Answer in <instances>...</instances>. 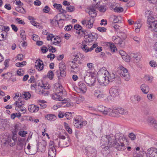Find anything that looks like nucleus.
Instances as JSON below:
<instances>
[{"mask_svg":"<svg viewBox=\"0 0 157 157\" xmlns=\"http://www.w3.org/2000/svg\"><path fill=\"white\" fill-rule=\"evenodd\" d=\"M126 140L125 138L122 134L117 133L115 137L110 135L102 137L101 140L102 151H106L112 147H114L118 150L124 151L126 148L124 144V142Z\"/></svg>","mask_w":157,"mask_h":157,"instance_id":"1","label":"nucleus"},{"mask_svg":"<svg viewBox=\"0 0 157 157\" xmlns=\"http://www.w3.org/2000/svg\"><path fill=\"white\" fill-rule=\"evenodd\" d=\"M53 90L55 92L52 94V98L55 100L63 101L64 99V97L66 95L65 90L62 86L59 83H56L54 85Z\"/></svg>","mask_w":157,"mask_h":157,"instance_id":"2","label":"nucleus"},{"mask_svg":"<svg viewBox=\"0 0 157 157\" xmlns=\"http://www.w3.org/2000/svg\"><path fill=\"white\" fill-rule=\"evenodd\" d=\"M107 74H108V72L103 68L101 69L98 72L97 79L101 85H106L108 84Z\"/></svg>","mask_w":157,"mask_h":157,"instance_id":"3","label":"nucleus"},{"mask_svg":"<svg viewBox=\"0 0 157 157\" xmlns=\"http://www.w3.org/2000/svg\"><path fill=\"white\" fill-rule=\"evenodd\" d=\"M128 111L121 108L114 107L112 109L110 116L113 117H118V113L121 114H126Z\"/></svg>","mask_w":157,"mask_h":157,"instance_id":"4","label":"nucleus"},{"mask_svg":"<svg viewBox=\"0 0 157 157\" xmlns=\"http://www.w3.org/2000/svg\"><path fill=\"white\" fill-rule=\"evenodd\" d=\"M59 70L56 72L57 77L59 78L60 77H64L66 74V68L64 63L61 62L59 64Z\"/></svg>","mask_w":157,"mask_h":157,"instance_id":"5","label":"nucleus"},{"mask_svg":"<svg viewBox=\"0 0 157 157\" xmlns=\"http://www.w3.org/2000/svg\"><path fill=\"white\" fill-rule=\"evenodd\" d=\"M119 73L121 77L125 81H128L130 78V76L127 69L122 66L120 67Z\"/></svg>","mask_w":157,"mask_h":157,"instance_id":"6","label":"nucleus"},{"mask_svg":"<svg viewBox=\"0 0 157 157\" xmlns=\"http://www.w3.org/2000/svg\"><path fill=\"white\" fill-rule=\"evenodd\" d=\"M97 37V34L96 33H89L85 36L86 39L85 41L87 44L90 45L91 43L96 41Z\"/></svg>","mask_w":157,"mask_h":157,"instance_id":"7","label":"nucleus"},{"mask_svg":"<svg viewBox=\"0 0 157 157\" xmlns=\"http://www.w3.org/2000/svg\"><path fill=\"white\" fill-rule=\"evenodd\" d=\"M86 153L88 157H95L96 156V149L91 146H88L85 148Z\"/></svg>","mask_w":157,"mask_h":157,"instance_id":"8","label":"nucleus"},{"mask_svg":"<svg viewBox=\"0 0 157 157\" xmlns=\"http://www.w3.org/2000/svg\"><path fill=\"white\" fill-rule=\"evenodd\" d=\"M85 82L89 86H91L94 85L96 81V78L92 75L88 76H86L84 78Z\"/></svg>","mask_w":157,"mask_h":157,"instance_id":"9","label":"nucleus"},{"mask_svg":"<svg viewBox=\"0 0 157 157\" xmlns=\"http://www.w3.org/2000/svg\"><path fill=\"white\" fill-rule=\"evenodd\" d=\"M53 144L52 141L50 142L48 150L49 157H55L56 155V151L53 145Z\"/></svg>","mask_w":157,"mask_h":157,"instance_id":"10","label":"nucleus"},{"mask_svg":"<svg viewBox=\"0 0 157 157\" xmlns=\"http://www.w3.org/2000/svg\"><path fill=\"white\" fill-rule=\"evenodd\" d=\"M98 111L101 112L105 115L109 114L110 116L112 109L106 107L102 105L98 106L97 107Z\"/></svg>","mask_w":157,"mask_h":157,"instance_id":"11","label":"nucleus"},{"mask_svg":"<svg viewBox=\"0 0 157 157\" xmlns=\"http://www.w3.org/2000/svg\"><path fill=\"white\" fill-rule=\"evenodd\" d=\"M148 125L157 130V121L152 117L148 118Z\"/></svg>","mask_w":157,"mask_h":157,"instance_id":"12","label":"nucleus"},{"mask_svg":"<svg viewBox=\"0 0 157 157\" xmlns=\"http://www.w3.org/2000/svg\"><path fill=\"white\" fill-rule=\"evenodd\" d=\"M5 144H8L10 146H14L17 141V139L16 136H9L7 139L5 140Z\"/></svg>","mask_w":157,"mask_h":157,"instance_id":"13","label":"nucleus"},{"mask_svg":"<svg viewBox=\"0 0 157 157\" xmlns=\"http://www.w3.org/2000/svg\"><path fill=\"white\" fill-rule=\"evenodd\" d=\"M119 90L117 87H112L109 90V93L111 96L116 97L119 95Z\"/></svg>","mask_w":157,"mask_h":157,"instance_id":"14","label":"nucleus"},{"mask_svg":"<svg viewBox=\"0 0 157 157\" xmlns=\"http://www.w3.org/2000/svg\"><path fill=\"white\" fill-rule=\"evenodd\" d=\"M45 142L43 141L37 143L36 145L37 149L39 151L44 152L45 150Z\"/></svg>","mask_w":157,"mask_h":157,"instance_id":"15","label":"nucleus"},{"mask_svg":"<svg viewBox=\"0 0 157 157\" xmlns=\"http://www.w3.org/2000/svg\"><path fill=\"white\" fill-rule=\"evenodd\" d=\"M148 27L149 30L155 32V30L157 26V21H150L148 22Z\"/></svg>","mask_w":157,"mask_h":157,"instance_id":"16","label":"nucleus"},{"mask_svg":"<svg viewBox=\"0 0 157 157\" xmlns=\"http://www.w3.org/2000/svg\"><path fill=\"white\" fill-rule=\"evenodd\" d=\"M95 7L94 6L89 7V9L86 10V12L88 13L89 15L91 17H95L97 15L96 12Z\"/></svg>","mask_w":157,"mask_h":157,"instance_id":"17","label":"nucleus"},{"mask_svg":"<svg viewBox=\"0 0 157 157\" xmlns=\"http://www.w3.org/2000/svg\"><path fill=\"white\" fill-rule=\"evenodd\" d=\"M74 126L78 128H82L87 124V122L85 120L80 121L78 122H74Z\"/></svg>","mask_w":157,"mask_h":157,"instance_id":"18","label":"nucleus"},{"mask_svg":"<svg viewBox=\"0 0 157 157\" xmlns=\"http://www.w3.org/2000/svg\"><path fill=\"white\" fill-rule=\"evenodd\" d=\"M157 155V149L154 147H151L148 149V156Z\"/></svg>","mask_w":157,"mask_h":157,"instance_id":"19","label":"nucleus"},{"mask_svg":"<svg viewBox=\"0 0 157 157\" xmlns=\"http://www.w3.org/2000/svg\"><path fill=\"white\" fill-rule=\"evenodd\" d=\"M39 109V107L34 105H31L28 106L29 110L32 113L36 112Z\"/></svg>","mask_w":157,"mask_h":157,"instance_id":"20","label":"nucleus"},{"mask_svg":"<svg viewBox=\"0 0 157 157\" xmlns=\"http://www.w3.org/2000/svg\"><path fill=\"white\" fill-rule=\"evenodd\" d=\"M95 8H98L99 11L101 12H104L106 10V8L105 6H100L98 2H97V4L94 6Z\"/></svg>","mask_w":157,"mask_h":157,"instance_id":"21","label":"nucleus"},{"mask_svg":"<svg viewBox=\"0 0 157 157\" xmlns=\"http://www.w3.org/2000/svg\"><path fill=\"white\" fill-rule=\"evenodd\" d=\"M107 80H108V84L109 82H112L115 78V75L113 73L109 74L108 72V74H107Z\"/></svg>","mask_w":157,"mask_h":157,"instance_id":"22","label":"nucleus"},{"mask_svg":"<svg viewBox=\"0 0 157 157\" xmlns=\"http://www.w3.org/2000/svg\"><path fill=\"white\" fill-rule=\"evenodd\" d=\"M79 89L80 91H82V93H85L86 90V85L82 82H79Z\"/></svg>","mask_w":157,"mask_h":157,"instance_id":"23","label":"nucleus"},{"mask_svg":"<svg viewBox=\"0 0 157 157\" xmlns=\"http://www.w3.org/2000/svg\"><path fill=\"white\" fill-rule=\"evenodd\" d=\"M131 56L137 61H140L141 58V56L138 53H132Z\"/></svg>","mask_w":157,"mask_h":157,"instance_id":"24","label":"nucleus"},{"mask_svg":"<svg viewBox=\"0 0 157 157\" xmlns=\"http://www.w3.org/2000/svg\"><path fill=\"white\" fill-rule=\"evenodd\" d=\"M45 118L48 120L50 121H54L56 119V117L55 115L50 114L46 115Z\"/></svg>","mask_w":157,"mask_h":157,"instance_id":"25","label":"nucleus"},{"mask_svg":"<svg viewBox=\"0 0 157 157\" xmlns=\"http://www.w3.org/2000/svg\"><path fill=\"white\" fill-rule=\"evenodd\" d=\"M81 48L82 50L86 53L92 51V49L89 48L86 44H83V43L82 45Z\"/></svg>","mask_w":157,"mask_h":157,"instance_id":"26","label":"nucleus"},{"mask_svg":"<svg viewBox=\"0 0 157 157\" xmlns=\"http://www.w3.org/2000/svg\"><path fill=\"white\" fill-rule=\"evenodd\" d=\"M35 66L38 71L42 70L43 68V63H41L40 62H36Z\"/></svg>","mask_w":157,"mask_h":157,"instance_id":"27","label":"nucleus"},{"mask_svg":"<svg viewBox=\"0 0 157 157\" xmlns=\"http://www.w3.org/2000/svg\"><path fill=\"white\" fill-rule=\"evenodd\" d=\"M73 64L71 66V68L72 69L71 70V71L72 72H75L78 71L79 70V66L78 64H76L75 63H73Z\"/></svg>","mask_w":157,"mask_h":157,"instance_id":"28","label":"nucleus"},{"mask_svg":"<svg viewBox=\"0 0 157 157\" xmlns=\"http://www.w3.org/2000/svg\"><path fill=\"white\" fill-rule=\"evenodd\" d=\"M45 101L43 100H39L38 103L40 105V108L44 109L46 107V105L45 104Z\"/></svg>","mask_w":157,"mask_h":157,"instance_id":"29","label":"nucleus"},{"mask_svg":"<svg viewBox=\"0 0 157 157\" xmlns=\"http://www.w3.org/2000/svg\"><path fill=\"white\" fill-rule=\"evenodd\" d=\"M141 90L142 92L144 94H147V92L146 90L147 89V85L146 84H143L140 86Z\"/></svg>","mask_w":157,"mask_h":157,"instance_id":"30","label":"nucleus"},{"mask_svg":"<svg viewBox=\"0 0 157 157\" xmlns=\"http://www.w3.org/2000/svg\"><path fill=\"white\" fill-rule=\"evenodd\" d=\"M153 12L152 11H148V14H149V16H148V22L151 21V20H153L154 19L153 15Z\"/></svg>","mask_w":157,"mask_h":157,"instance_id":"31","label":"nucleus"},{"mask_svg":"<svg viewBox=\"0 0 157 157\" xmlns=\"http://www.w3.org/2000/svg\"><path fill=\"white\" fill-rule=\"evenodd\" d=\"M109 47L110 50L111 52H114L116 50H117V48L113 44L109 43Z\"/></svg>","mask_w":157,"mask_h":157,"instance_id":"32","label":"nucleus"},{"mask_svg":"<svg viewBox=\"0 0 157 157\" xmlns=\"http://www.w3.org/2000/svg\"><path fill=\"white\" fill-rule=\"evenodd\" d=\"M25 144L24 142H20L19 143L17 144V149L19 150H21L23 148Z\"/></svg>","mask_w":157,"mask_h":157,"instance_id":"33","label":"nucleus"},{"mask_svg":"<svg viewBox=\"0 0 157 157\" xmlns=\"http://www.w3.org/2000/svg\"><path fill=\"white\" fill-rule=\"evenodd\" d=\"M93 21H91V20H90L87 22V24L86 25V28L88 29H90L93 26Z\"/></svg>","mask_w":157,"mask_h":157,"instance_id":"34","label":"nucleus"},{"mask_svg":"<svg viewBox=\"0 0 157 157\" xmlns=\"http://www.w3.org/2000/svg\"><path fill=\"white\" fill-rule=\"evenodd\" d=\"M16 10L18 12L24 13H25V11L24 8L21 6H18L16 8Z\"/></svg>","mask_w":157,"mask_h":157,"instance_id":"35","label":"nucleus"},{"mask_svg":"<svg viewBox=\"0 0 157 157\" xmlns=\"http://www.w3.org/2000/svg\"><path fill=\"white\" fill-rule=\"evenodd\" d=\"M54 40V41L53 42V44L55 45H56L59 44L61 41L60 37L58 36H56L55 37Z\"/></svg>","mask_w":157,"mask_h":157,"instance_id":"36","label":"nucleus"},{"mask_svg":"<svg viewBox=\"0 0 157 157\" xmlns=\"http://www.w3.org/2000/svg\"><path fill=\"white\" fill-rule=\"evenodd\" d=\"M48 91L47 90H45L44 89H42L41 90H40L39 92V94H43L44 95H47L48 93Z\"/></svg>","mask_w":157,"mask_h":157,"instance_id":"37","label":"nucleus"},{"mask_svg":"<svg viewBox=\"0 0 157 157\" xmlns=\"http://www.w3.org/2000/svg\"><path fill=\"white\" fill-rule=\"evenodd\" d=\"M25 73L24 70L23 69H19L17 72V74L19 76H22Z\"/></svg>","mask_w":157,"mask_h":157,"instance_id":"38","label":"nucleus"},{"mask_svg":"<svg viewBox=\"0 0 157 157\" xmlns=\"http://www.w3.org/2000/svg\"><path fill=\"white\" fill-rule=\"evenodd\" d=\"M74 113H71V112H67L64 114V116L67 118V120H70L72 117V114H73Z\"/></svg>","mask_w":157,"mask_h":157,"instance_id":"39","label":"nucleus"},{"mask_svg":"<svg viewBox=\"0 0 157 157\" xmlns=\"http://www.w3.org/2000/svg\"><path fill=\"white\" fill-rule=\"evenodd\" d=\"M21 37L22 38L23 40L24 41L26 39V36L25 35V33L24 30H21L20 32Z\"/></svg>","mask_w":157,"mask_h":157,"instance_id":"40","label":"nucleus"},{"mask_svg":"<svg viewBox=\"0 0 157 157\" xmlns=\"http://www.w3.org/2000/svg\"><path fill=\"white\" fill-rule=\"evenodd\" d=\"M114 11L115 12L117 13H121L122 12L124 11V9L123 8L119 7H116L114 9Z\"/></svg>","mask_w":157,"mask_h":157,"instance_id":"41","label":"nucleus"},{"mask_svg":"<svg viewBox=\"0 0 157 157\" xmlns=\"http://www.w3.org/2000/svg\"><path fill=\"white\" fill-rule=\"evenodd\" d=\"M50 86L49 84L48 83L43 84V86H40L42 89H44L45 90H47L50 88Z\"/></svg>","mask_w":157,"mask_h":157,"instance_id":"42","label":"nucleus"},{"mask_svg":"<svg viewBox=\"0 0 157 157\" xmlns=\"http://www.w3.org/2000/svg\"><path fill=\"white\" fill-rule=\"evenodd\" d=\"M134 41H136L137 44H139L141 41L140 38L136 36H132L131 37Z\"/></svg>","mask_w":157,"mask_h":157,"instance_id":"43","label":"nucleus"},{"mask_svg":"<svg viewBox=\"0 0 157 157\" xmlns=\"http://www.w3.org/2000/svg\"><path fill=\"white\" fill-rule=\"evenodd\" d=\"M24 96L23 98L25 99H28L29 98L31 97V95L28 92H24V94H23Z\"/></svg>","mask_w":157,"mask_h":157,"instance_id":"44","label":"nucleus"},{"mask_svg":"<svg viewBox=\"0 0 157 157\" xmlns=\"http://www.w3.org/2000/svg\"><path fill=\"white\" fill-rule=\"evenodd\" d=\"M74 122H77L80 121H83L82 119V117L81 116H78L75 117L74 118Z\"/></svg>","mask_w":157,"mask_h":157,"instance_id":"45","label":"nucleus"},{"mask_svg":"<svg viewBox=\"0 0 157 157\" xmlns=\"http://www.w3.org/2000/svg\"><path fill=\"white\" fill-rule=\"evenodd\" d=\"M26 64V62L25 61H23L21 63H16V66L17 67H22Z\"/></svg>","mask_w":157,"mask_h":157,"instance_id":"46","label":"nucleus"},{"mask_svg":"<svg viewBox=\"0 0 157 157\" xmlns=\"http://www.w3.org/2000/svg\"><path fill=\"white\" fill-rule=\"evenodd\" d=\"M13 105L17 107L18 108H21L22 105L20 103V100H18V101H16L14 103Z\"/></svg>","mask_w":157,"mask_h":157,"instance_id":"47","label":"nucleus"},{"mask_svg":"<svg viewBox=\"0 0 157 157\" xmlns=\"http://www.w3.org/2000/svg\"><path fill=\"white\" fill-rule=\"evenodd\" d=\"M128 137L131 139L132 140H134L136 139V136L132 132L129 134L128 135Z\"/></svg>","mask_w":157,"mask_h":157,"instance_id":"48","label":"nucleus"},{"mask_svg":"<svg viewBox=\"0 0 157 157\" xmlns=\"http://www.w3.org/2000/svg\"><path fill=\"white\" fill-rule=\"evenodd\" d=\"M47 76L50 79H52L54 76V74L51 71H50L48 73Z\"/></svg>","mask_w":157,"mask_h":157,"instance_id":"49","label":"nucleus"},{"mask_svg":"<svg viewBox=\"0 0 157 157\" xmlns=\"http://www.w3.org/2000/svg\"><path fill=\"white\" fill-rule=\"evenodd\" d=\"M79 54H73V56L74 57V59L72 61V63H75V61H77L79 58Z\"/></svg>","mask_w":157,"mask_h":157,"instance_id":"50","label":"nucleus"},{"mask_svg":"<svg viewBox=\"0 0 157 157\" xmlns=\"http://www.w3.org/2000/svg\"><path fill=\"white\" fill-rule=\"evenodd\" d=\"M51 23L54 26H57L59 25V23L58 20L55 19H53L51 21Z\"/></svg>","mask_w":157,"mask_h":157,"instance_id":"51","label":"nucleus"},{"mask_svg":"<svg viewBox=\"0 0 157 157\" xmlns=\"http://www.w3.org/2000/svg\"><path fill=\"white\" fill-rule=\"evenodd\" d=\"M27 134V132L24 131H20L18 132L19 135L22 137H25Z\"/></svg>","mask_w":157,"mask_h":157,"instance_id":"52","label":"nucleus"},{"mask_svg":"<svg viewBox=\"0 0 157 157\" xmlns=\"http://www.w3.org/2000/svg\"><path fill=\"white\" fill-rule=\"evenodd\" d=\"M149 64L152 67H155L157 64L156 62L153 60L149 62Z\"/></svg>","mask_w":157,"mask_h":157,"instance_id":"53","label":"nucleus"},{"mask_svg":"<svg viewBox=\"0 0 157 157\" xmlns=\"http://www.w3.org/2000/svg\"><path fill=\"white\" fill-rule=\"evenodd\" d=\"M134 98L135 100H136L138 102L140 101L141 99V97L138 95H135L133 97H132L131 99L132 100V99Z\"/></svg>","mask_w":157,"mask_h":157,"instance_id":"54","label":"nucleus"},{"mask_svg":"<svg viewBox=\"0 0 157 157\" xmlns=\"http://www.w3.org/2000/svg\"><path fill=\"white\" fill-rule=\"evenodd\" d=\"M74 28L77 30L80 31L82 29V27L79 25L76 24L74 25Z\"/></svg>","mask_w":157,"mask_h":157,"instance_id":"55","label":"nucleus"},{"mask_svg":"<svg viewBox=\"0 0 157 157\" xmlns=\"http://www.w3.org/2000/svg\"><path fill=\"white\" fill-rule=\"evenodd\" d=\"M50 10V8L47 6H45L43 10V11L45 13H48Z\"/></svg>","mask_w":157,"mask_h":157,"instance_id":"56","label":"nucleus"},{"mask_svg":"<svg viewBox=\"0 0 157 157\" xmlns=\"http://www.w3.org/2000/svg\"><path fill=\"white\" fill-rule=\"evenodd\" d=\"M97 29L100 32L102 33L105 32L106 30V29L105 28L103 27H98L97 28Z\"/></svg>","mask_w":157,"mask_h":157,"instance_id":"57","label":"nucleus"},{"mask_svg":"<svg viewBox=\"0 0 157 157\" xmlns=\"http://www.w3.org/2000/svg\"><path fill=\"white\" fill-rule=\"evenodd\" d=\"M70 142V138H68L67 141L63 142V145L64 147H67L69 146V144Z\"/></svg>","mask_w":157,"mask_h":157,"instance_id":"58","label":"nucleus"},{"mask_svg":"<svg viewBox=\"0 0 157 157\" xmlns=\"http://www.w3.org/2000/svg\"><path fill=\"white\" fill-rule=\"evenodd\" d=\"M64 20L63 19H60L58 21L59 24L58 26L59 27H62L64 25Z\"/></svg>","mask_w":157,"mask_h":157,"instance_id":"59","label":"nucleus"},{"mask_svg":"<svg viewBox=\"0 0 157 157\" xmlns=\"http://www.w3.org/2000/svg\"><path fill=\"white\" fill-rule=\"evenodd\" d=\"M54 37V36L52 34L49 33L47 37V39L48 40L52 41V39Z\"/></svg>","mask_w":157,"mask_h":157,"instance_id":"60","label":"nucleus"},{"mask_svg":"<svg viewBox=\"0 0 157 157\" xmlns=\"http://www.w3.org/2000/svg\"><path fill=\"white\" fill-rule=\"evenodd\" d=\"M123 59L127 62H128L130 60V58L128 56H125L122 57Z\"/></svg>","mask_w":157,"mask_h":157,"instance_id":"61","label":"nucleus"},{"mask_svg":"<svg viewBox=\"0 0 157 157\" xmlns=\"http://www.w3.org/2000/svg\"><path fill=\"white\" fill-rule=\"evenodd\" d=\"M67 9L68 10V11L71 12L74 10V7L73 6H70L67 7Z\"/></svg>","mask_w":157,"mask_h":157,"instance_id":"62","label":"nucleus"},{"mask_svg":"<svg viewBox=\"0 0 157 157\" xmlns=\"http://www.w3.org/2000/svg\"><path fill=\"white\" fill-rule=\"evenodd\" d=\"M53 6L55 8L57 9L58 10L62 7V6L61 4L57 3L54 4Z\"/></svg>","mask_w":157,"mask_h":157,"instance_id":"63","label":"nucleus"},{"mask_svg":"<svg viewBox=\"0 0 157 157\" xmlns=\"http://www.w3.org/2000/svg\"><path fill=\"white\" fill-rule=\"evenodd\" d=\"M87 65L90 70H92L94 68V64L92 63H88Z\"/></svg>","mask_w":157,"mask_h":157,"instance_id":"64","label":"nucleus"}]
</instances>
